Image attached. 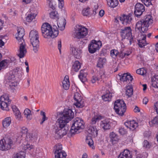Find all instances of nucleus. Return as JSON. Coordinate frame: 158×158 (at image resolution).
Wrapping results in <instances>:
<instances>
[{
  "label": "nucleus",
  "instance_id": "obj_1",
  "mask_svg": "<svg viewBox=\"0 0 158 158\" xmlns=\"http://www.w3.org/2000/svg\"><path fill=\"white\" fill-rule=\"evenodd\" d=\"M41 31L43 36L45 38H54L57 37L59 32L56 26L53 27L48 23H44L41 27Z\"/></svg>",
  "mask_w": 158,
  "mask_h": 158
},
{
  "label": "nucleus",
  "instance_id": "obj_2",
  "mask_svg": "<svg viewBox=\"0 0 158 158\" xmlns=\"http://www.w3.org/2000/svg\"><path fill=\"white\" fill-rule=\"evenodd\" d=\"M153 22L151 15H146L144 19L140 20L137 23L135 27V31L141 33L145 32L147 31L148 27Z\"/></svg>",
  "mask_w": 158,
  "mask_h": 158
},
{
  "label": "nucleus",
  "instance_id": "obj_3",
  "mask_svg": "<svg viewBox=\"0 0 158 158\" xmlns=\"http://www.w3.org/2000/svg\"><path fill=\"white\" fill-rule=\"evenodd\" d=\"M66 124L57 120L55 128V137L56 139H61L67 134L68 128L66 126Z\"/></svg>",
  "mask_w": 158,
  "mask_h": 158
},
{
  "label": "nucleus",
  "instance_id": "obj_4",
  "mask_svg": "<svg viewBox=\"0 0 158 158\" xmlns=\"http://www.w3.org/2000/svg\"><path fill=\"white\" fill-rule=\"evenodd\" d=\"M73 117L74 113L71 109L65 108L62 112L60 114L57 120L67 124Z\"/></svg>",
  "mask_w": 158,
  "mask_h": 158
},
{
  "label": "nucleus",
  "instance_id": "obj_5",
  "mask_svg": "<svg viewBox=\"0 0 158 158\" xmlns=\"http://www.w3.org/2000/svg\"><path fill=\"white\" fill-rule=\"evenodd\" d=\"M29 37L33 47V50L34 52L37 53L40 47L39 35L38 32L35 30H31L29 34Z\"/></svg>",
  "mask_w": 158,
  "mask_h": 158
},
{
  "label": "nucleus",
  "instance_id": "obj_6",
  "mask_svg": "<svg viewBox=\"0 0 158 158\" xmlns=\"http://www.w3.org/2000/svg\"><path fill=\"white\" fill-rule=\"evenodd\" d=\"M85 127V123L83 120L78 117L76 118L73 120V123L71 126L70 132L72 135L77 133L78 131L82 130Z\"/></svg>",
  "mask_w": 158,
  "mask_h": 158
},
{
  "label": "nucleus",
  "instance_id": "obj_7",
  "mask_svg": "<svg viewBox=\"0 0 158 158\" xmlns=\"http://www.w3.org/2000/svg\"><path fill=\"white\" fill-rule=\"evenodd\" d=\"M114 109L115 112L120 115L124 114L126 109V106L123 100H118L114 103Z\"/></svg>",
  "mask_w": 158,
  "mask_h": 158
},
{
  "label": "nucleus",
  "instance_id": "obj_8",
  "mask_svg": "<svg viewBox=\"0 0 158 158\" xmlns=\"http://www.w3.org/2000/svg\"><path fill=\"white\" fill-rule=\"evenodd\" d=\"M120 35L123 39H127L129 40L130 44L133 42L131 29L130 27H125L121 30Z\"/></svg>",
  "mask_w": 158,
  "mask_h": 158
},
{
  "label": "nucleus",
  "instance_id": "obj_9",
  "mask_svg": "<svg viewBox=\"0 0 158 158\" xmlns=\"http://www.w3.org/2000/svg\"><path fill=\"white\" fill-rule=\"evenodd\" d=\"M76 32L73 34V37L78 39H80L85 37L88 34V29L86 28L81 25L77 26Z\"/></svg>",
  "mask_w": 158,
  "mask_h": 158
},
{
  "label": "nucleus",
  "instance_id": "obj_10",
  "mask_svg": "<svg viewBox=\"0 0 158 158\" xmlns=\"http://www.w3.org/2000/svg\"><path fill=\"white\" fill-rule=\"evenodd\" d=\"M102 46V44L101 41L93 40L88 45L89 51L91 53H94L98 50Z\"/></svg>",
  "mask_w": 158,
  "mask_h": 158
},
{
  "label": "nucleus",
  "instance_id": "obj_11",
  "mask_svg": "<svg viewBox=\"0 0 158 158\" xmlns=\"http://www.w3.org/2000/svg\"><path fill=\"white\" fill-rule=\"evenodd\" d=\"M13 142L8 138H4L0 140V149L2 151L8 150L11 148Z\"/></svg>",
  "mask_w": 158,
  "mask_h": 158
},
{
  "label": "nucleus",
  "instance_id": "obj_12",
  "mask_svg": "<svg viewBox=\"0 0 158 158\" xmlns=\"http://www.w3.org/2000/svg\"><path fill=\"white\" fill-rule=\"evenodd\" d=\"M9 97L7 95H3L0 97V108L3 110H9L8 104H10L9 101Z\"/></svg>",
  "mask_w": 158,
  "mask_h": 158
},
{
  "label": "nucleus",
  "instance_id": "obj_13",
  "mask_svg": "<svg viewBox=\"0 0 158 158\" xmlns=\"http://www.w3.org/2000/svg\"><path fill=\"white\" fill-rule=\"evenodd\" d=\"M55 149L54 153L55 158H65L66 156V153L62 150V146L61 144H57L54 148Z\"/></svg>",
  "mask_w": 158,
  "mask_h": 158
},
{
  "label": "nucleus",
  "instance_id": "obj_14",
  "mask_svg": "<svg viewBox=\"0 0 158 158\" xmlns=\"http://www.w3.org/2000/svg\"><path fill=\"white\" fill-rule=\"evenodd\" d=\"M73 98L76 102L74 104L77 107L81 108L84 106V101L82 100V98L79 93H75L73 96Z\"/></svg>",
  "mask_w": 158,
  "mask_h": 158
},
{
  "label": "nucleus",
  "instance_id": "obj_15",
  "mask_svg": "<svg viewBox=\"0 0 158 158\" xmlns=\"http://www.w3.org/2000/svg\"><path fill=\"white\" fill-rule=\"evenodd\" d=\"M19 53L17 54L18 56L20 58L23 57L27 51L26 48V44L24 42V40L20 41H19Z\"/></svg>",
  "mask_w": 158,
  "mask_h": 158
},
{
  "label": "nucleus",
  "instance_id": "obj_16",
  "mask_svg": "<svg viewBox=\"0 0 158 158\" xmlns=\"http://www.w3.org/2000/svg\"><path fill=\"white\" fill-rule=\"evenodd\" d=\"M19 53L17 54L18 56L20 58L23 57L27 51L26 48V44L24 42V40L20 41H19Z\"/></svg>",
  "mask_w": 158,
  "mask_h": 158
},
{
  "label": "nucleus",
  "instance_id": "obj_17",
  "mask_svg": "<svg viewBox=\"0 0 158 158\" xmlns=\"http://www.w3.org/2000/svg\"><path fill=\"white\" fill-rule=\"evenodd\" d=\"M145 7L140 3H137L135 6L134 14L136 17H139L142 15L145 10Z\"/></svg>",
  "mask_w": 158,
  "mask_h": 158
},
{
  "label": "nucleus",
  "instance_id": "obj_18",
  "mask_svg": "<svg viewBox=\"0 0 158 158\" xmlns=\"http://www.w3.org/2000/svg\"><path fill=\"white\" fill-rule=\"evenodd\" d=\"M17 33L15 35V37L16 39L20 41L24 40L23 37L24 35V31L23 28L22 27H19L18 28Z\"/></svg>",
  "mask_w": 158,
  "mask_h": 158
},
{
  "label": "nucleus",
  "instance_id": "obj_19",
  "mask_svg": "<svg viewBox=\"0 0 158 158\" xmlns=\"http://www.w3.org/2000/svg\"><path fill=\"white\" fill-rule=\"evenodd\" d=\"M120 80L123 82H131L133 78L130 75V73H124L121 76H120Z\"/></svg>",
  "mask_w": 158,
  "mask_h": 158
},
{
  "label": "nucleus",
  "instance_id": "obj_20",
  "mask_svg": "<svg viewBox=\"0 0 158 158\" xmlns=\"http://www.w3.org/2000/svg\"><path fill=\"white\" fill-rule=\"evenodd\" d=\"M119 20L124 24L129 23L132 20V18L130 15H126L123 14L121 15L119 18Z\"/></svg>",
  "mask_w": 158,
  "mask_h": 158
},
{
  "label": "nucleus",
  "instance_id": "obj_21",
  "mask_svg": "<svg viewBox=\"0 0 158 158\" xmlns=\"http://www.w3.org/2000/svg\"><path fill=\"white\" fill-rule=\"evenodd\" d=\"M105 77L104 73L103 71H101L97 75L93 76L91 81L93 83H95L97 81L100 79H104Z\"/></svg>",
  "mask_w": 158,
  "mask_h": 158
},
{
  "label": "nucleus",
  "instance_id": "obj_22",
  "mask_svg": "<svg viewBox=\"0 0 158 158\" xmlns=\"http://www.w3.org/2000/svg\"><path fill=\"white\" fill-rule=\"evenodd\" d=\"M98 130L96 127L94 126L90 125L88 130V132L93 137H95L97 136L98 134Z\"/></svg>",
  "mask_w": 158,
  "mask_h": 158
},
{
  "label": "nucleus",
  "instance_id": "obj_23",
  "mask_svg": "<svg viewBox=\"0 0 158 158\" xmlns=\"http://www.w3.org/2000/svg\"><path fill=\"white\" fill-rule=\"evenodd\" d=\"M111 124L110 120L106 119L101 121V126L104 130H106L110 128Z\"/></svg>",
  "mask_w": 158,
  "mask_h": 158
},
{
  "label": "nucleus",
  "instance_id": "obj_24",
  "mask_svg": "<svg viewBox=\"0 0 158 158\" xmlns=\"http://www.w3.org/2000/svg\"><path fill=\"white\" fill-rule=\"evenodd\" d=\"M118 158H132V155L128 150H124L118 155Z\"/></svg>",
  "mask_w": 158,
  "mask_h": 158
},
{
  "label": "nucleus",
  "instance_id": "obj_25",
  "mask_svg": "<svg viewBox=\"0 0 158 158\" xmlns=\"http://www.w3.org/2000/svg\"><path fill=\"white\" fill-rule=\"evenodd\" d=\"M70 50L72 54L75 58L79 59L80 57L81 52L80 50H78L76 48L73 46L71 47Z\"/></svg>",
  "mask_w": 158,
  "mask_h": 158
},
{
  "label": "nucleus",
  "instance_id": "obj_26",
  "mask_svg": "<svg viewBox=\"0 0 158 158\" xmlns=\"http://www.w3.org/2000/svg\"><path fill=\"white\" fill-rule=\"evenodd\" d=\"M65 24L66 20L64 18L60 19L57 21V25L60 30L62 31L64 29Z\"/></svg>",
  "mask_w": 158,
  "mask_h": 158
},
{
  "label": "nucleus",
  "instance_id": "obj_27",
  "mask_svg": "<svg viewBox=\"0 0 158 158\" xmlns=\"http://www.w3.org/2000/svg\"><path fill=\"white\" fill-rule=\"evenodd\" d=\"M87 74L85 70H81L79 75H78V77L81 81L82 82H84L87 81L86 78Z\"/></svg>",
  "mask_w": 158,
  "mask_h": 158
},
{
  "label": "nucleus",
  "instance_id": "obj_28",
  "mask_svg": "<svg viewBox=\"0 0 158 158\" xmlns=\"http://www.w3.org/2000/svg\"><path fill=\"white\" fill-rule=\"evenodd\" d=\"M62 84L63 88L64 89L68 90L69 89L70 84L68 76H65L63 81Z\"/></svg>",
  "mask_w": 158,
  "mask_h": 158
},
{
  "label": "nucleus",
  "instance_id": "obj_29",
  "mask_svg": "<svg viewBox=\"0 0 158 158\" xmlns=\"http://www.w3.org/2000/svg\"><path fill=\"white\" fill-rule=\"evenodd\" d=\"M12 107L13 110L15 113L16 118L19 120L21 118V115L20 111L15 106H13Z\"/></svg>",
  "mask_w": 158,
  "mask_h": 158
},
{
  "label": "nucleus",
  "instance_id": "obj_30",
  "mask_svg": "<svg viewBox=\"0 0 158 158\" xmlns=\"http://www.w3.org/2000/svg\"><path fill=\"white\" fill-rule=\"evenodd\" d=\"M22 71L23 69L21 67H16L10 72L13 73L15 76L16 75L19 77H20L23 73Z\"/></svg>",
  "mask_w": 158,
  "mask_h": 158
},
{
  "label": "nucleus",
  "instance_id": "obj_31",
  "mask_svg": "<svg viewBox=\"0 0 158 158\" xmlns=\"http://www.w3.org/2000/svg\"><path fill=\"white\" fill-rule=\"evenodd\" d=\"M15 79V76L14 74L10 72L7 73L6 77V83H10L12 81H14Z\"/></svg>",
  "mask_w": 158,
  "mask_h": 158
},
{
  "label": "nucleus",
  "instance_id": "obj_32",
  "mask_svg": "<svg viewBox=\"0 0 158 158\" xmlns=\"http://www.w3.org/2000/svg\"><path fill=\"white\" fill-rule=\"evenodd\" d=\"M141 40H139L138 41V44L139 47L143 48L147 45V43L146 40V35H143Z\"/></svg>",
  "mask_w": 158,
  "mask_h": 158
},
{
  "label": "nucleus",
  "instance_id": "obj_33",
  "mask_svg": "<svg viewBox=\"0 0 158 158\" xmlns=\"http://www.w3.org/2000/svg\"><path fill=\"white\" fill-rule=\"evenodd\" d=\"M11 118L10 117L5 118L2 121V123L4 127H8L11 123Z\"/></svg>",
  "mask_w": 158,
  "mask_h": 158
},
{
  "label": "nucleus",
  "instance_id": "obj_34",
  "mask_svg": "<svg viewBox=\"0 0 158 158\" xmlns=\"http://www.w3.org/2000/svg\"><path fill=\"white\" fill-rule=\"evenodd\" d=\"M81 67V64L78 61H74L73 64L72 69L75 72H77Z\"/></svg>",
  "mask_w": 158,
  "mask_h": 158
},
{
  "label": "nucleus",
  "instance_id": "obj_35",
  "mask_svg": "<svg viewBox=\"0 0 158 158\" xmlns=\"http://www.w3.org/2000/svg\"><path fill=\"white\" fill-rule=\"evenodd\" d=\"M108 5L112 8H114L118 4V0H107Z\"/></svg>",
  "mask_w": 158,
  "mask_h": 158
},
{
  "label": "nucleus",
  "instance_id": "obj_36",
  "mask_svg": "<svg viewBox=\"0 0 158 158\" xmlns=\"http://www.w3.org/2000/svg\"><path fill=\"white\" fill-rule=\"evenodd\" d=\"M126 94L128 97H131L133 94V87L131 85H129L127 87Z\"/></svg>",
  "mask_w": 158,
  "mask_h": 158
},
{
  "label": "nucleus",
  "instance_id": "obj_37",
  "mask_svg": "<svg viewBox=\"0 0 158 158\" xmlns=\"http://www.w3.org/2000/svg\"><path fill=\"white\" fill-rule=\"evenodd\" d=\"M24 114L25 117L28 120H31L32 118V114L31 110L28 108L26 109L24 112Z\"/></svg>",
  "mask_w": 158,
  "mask_h": 158
},
{
  "label": "nucleus",
  "instance_id": "obj_38",
  "mask_svg": "<svg viewBox=\"0 0 158 158\" xmlns=\"http://www.w3.org/2000/svg\"><path fill=\"white\" fill-rule=\"evenodd\" d=\"M85 142L92 149H94L95 147L94 144V141L90 137H87L86 139Z\"/></svg>",
  "mask_w": 158,
  "mask_h": 158
},
{
  "label": "nucleus",
  "instance_id": "obj_39",
  "mask_svg": "<svg viewBox=\"0 0 158 158\" xmlns=\"http://www.w3.org/2000/svg\"><path fill=\"white\" fill-rule=\"evenodd\" d=\"M101 119L102 117L100 115H97L95 116L91 119L90 125L93 126L97 122H98Z\"/></svg>",
  "mask_w": 158,
  "mask_h": 158
},
{
  "label": "nucleus",
  "instance_id": "obj_40",
  "mask_svg": "<svg viewBox=\"0 0 158 158\" xmlns=\"http://www.w3.org/2000/svg\"><path fill=\"white\" fill-rule=\"evenodd\" d=\"M152 85L155 88H158V75L155 76L152 78Z\"/></svg>",
  "mask_w": 158,
  "mask_h": 158
},
{
  "label": "nucleus",
  "instance_id": "obj_41",
  "mask_svg": "<svg viewBox=\"0 0 158 158\" xmlns=\"http://www.w3.org/2000/svg\"><path fill=\"white\" fill-rule=\"evenodd\" d=\"M106 62V59L104 58H99L97 64V66L100 68H102Z\"/></svg>",
  "mask_w": 158,
  "mask_h": 158
},
{
  "label": "nucleus",
  "instance_id": "obj_42",
  "mask_svg": "<svg viewBox=\"0 0 158 158\" xmlns=\"http://www.w3.org/2000/svg\"><path fill=\"white\" fill-rule=\"evenodd\" d=\"M112 97V93H109L102 96V98L105 101H110L111 100Z\"/></svg>",
  "mask_w": 158,
  "mask_h": 158
},
{
  "label": "nucleus",
  "instance_id": "obj_43",
  "mask_svg": "<svg viewBox=\"0 0 158 158\" xmlns=\"http://www.w3.org/2000/svg\"><path fill=\"white\" fill-rule=\"evenodd\" d=\"M37 14L35 13H31L28 14L26 17V20L28 22H31L35 19Z\"/></svg>",
  "mask_w": 158,
  "mask_h": 158
},
{
  "label": "nucleus",
  "instance_id": "obj_44",
  "mask_svg": "<svg viewBox=\"0 0 158 158\" xmlns=\"http://www.w3.org/2000/svg\"><path fill=\"white\" fill-rule=\"evenodd\" d=\"M138 126V123L135 122L134 120L130 121V129L132 130H134Z\"/></svg>",
  "mask_w": 158,
  "mask_h": 158
},
{
  "label": "nucleus",
  "instance_id": "obj_45",
  "mask_svg": "<svg viewBox=\"0 0 158 158\" xmlns=\"http://www.w3.org/2000/svg\"><path fill=\"white\" fill-rule=\"evenodd\" d=\"M146 73V70L143 68L138 69L136 71V73L137 74L142 75L145 74Z\"/></svg>",
  "mask_w": 158,
  "mask_h": 158
},
{
  "label": "nucleus",
  "instance_id": "obj_46",
  "mask_svg": "<svg viewBox=\"0 0 158 158\" xmlns=\"http://www.w3.org/2000/svg\"><path fill=\"white\" fill-rule=\"evenodd\" d=\"M50 17L54 19H58L59 15L57 11H54L51 12L50 14Z\"/></svg>",
  "mask_w": 158,
  "mask_h": 158
},
{
  "label": "nucleus",
  "instance_id": "obj_47",
  "mask_svg": "<svg viewBox=\"0 0 158 158\" xmlns=\"http://www.w3.org/2000/svg\"><path fill=\"white\" fill-rule=\"evenodd\" d=\"M110 138L113 142L116 141L118 140V136L113 132H112L110 134Z\"/></svg>",
  "mask_w": 158,
  "mask_h": 158
},
{
  "label": "nucleus",
  "instance_id": "obj_48",
  "mask_svg": "<svg viewBox=\"0 0 158 158\" xmlns=\"http://www.w3.org/2000/svg\"><path fill=\"white\" fill-rule=\"evenodd\" d=\"M119 52L115 49L112 50L110 51V55L113 58H115L118 55Z\"/></svg>",
  "mask_w": 158,
  "mask_h": 158
},
{
  "label": "nucleus",
  "instance_id": "obj_49",
  "mask_svg": "<svg viewBox=\"0 0 158 158\" xmlns=\"http://www.w3.org/2000/svg\"><path fill=\"white\" fill-rule=\"evenodd\" d=\"M89 8L88 7L83 9L82 11V13L84 16H87L89 15H91L89 11Z\"/></svg>",
  "mask_w": 158,
  "mask_h": 158
},
{
  "label": "nucleus",
  "instance_id": "obj_50",
  "mask_svg": "<svg viewBox=\"0 0 158 158\" xmlns=\"http://www.w3.org/2000/svg\"><path fill=\"white\" fill-rule=\"evenodd\" d=\"M40 115L43 116L41 121L40 123V124H42L45 121L47 120L48 118L47 117H46L45 113L44 112L41 111L40 112Z\"/></svg>",
  "mask_w": 158,
  "mask_h": 158
},
{
  "label": "nucleus",
  "instance_id": "obj_51",
  "mask_svg": "<svg viewBox=\"0 0 158 158\" xmlns=\"http://www.w3.org/2000/svg\"><path fill=\"white\" fill-rule=\"evenodd\" d=\"M149 123L151 126H152L153 124H158V115L155 117Z\"/></svg>",
  "mask_w": 158,
  "mask_h": 158
},
{
  "label": "nucleus",
  "instance_id": "obj_52",
  "mask_svg": "<svg viewBox=\"0 0 158 158\" xmlns=\"http://www.w3.org/2000/svg\"><path fill=\"white\" fill-rule=\"evenodd\" d=\"M25 156V153L24 152L21 151L20 152L17 153L15 156V157L16 158H24Z\"/></svg>",
  "mask_w": 158,
  "mask_h": 158
},
{
  "label": "nucleus",
  "instance_id": "obj_53",
  "mask_svg": "<svg viewBox=\"0 0 158 158\" xmlns=\"http://www.w3.org/2000/svg\"><path fill=\"white\" fill-rule=\"evenodd\" d=\"M141 1L146 6H148L152 5V2L153 1L152 0H141Z\"/></svg>",
  "mask_w": 158,
  "mask_h": 158
},
{
  "label": "nucleus",
  "instance_id": "obj_54",
  "mask_svg": "<svg viewBox=\"0 0 158 158\" xmlns=\"http://www.w3.org/2000/svg\"><path fill=\"white\" fill-rule=\"evenodd\" d=\"M7 62L5 60H3L0 62V70L4 68L7 66Z\"/></svg>",
  "mask_w": 158,
  "mask_h": 158
},
{
  "label": "nucleus",
  "instance_id": "obj_55",
  "mask_svg": "<svg viewBox=\"0 0 158 158\" xmlns=\"http://www.w3.org/2000/svg\"><path fill=\"white\" fill-rule=\"evenodd\" d=\"M149 142L146 140H145L143 142V147L147 148H149L150 146Z\"/></svg>",
  "mask_w": 158,
  "mask_h": 158
},
{
  "label": "nucleus",
  "instance_id": "obj_56",
  "mask_svg": "<svg viewBox=\"0 0 158 158\" xmlns=\"http://www.w3.org/2000/svg\"><path fill=\"white\" fill-rule=\"evenodd\" d=\"M119 132L122 135H124L127 132L126 130L124 127H122L119 128Z\"/></svg>",
  "mask_w": 158,
  "mask_h": 158
},
{
  "label": "nucleus",
  "instance_id": "obj_57",
  "mask_svg": "<svg viewBox=\"0 0 158 158\" xmlns=\"http://www.w3.org/2000/svg\"><path fill=\"white\" fill-rule=\"evenodd\" d=\"M58 48L59 50L60 53L61 52V40H58L57 42Z\"/></svg>",
  "mask_w": 158,
  "mask_h": 158
},
{
  "label": "nucleus",
  "instance_id": "obj_58",
  "mask_svg": "<svg viewBox=\"0 0 158 158\" xmlns=\"http://www.w3.org/2000/svg\"><path fill=\"white\" fill-rule=\"evenodd\" d=\"M98 6L97 5H96L94 6V9L93 10V13L92 14H91V15H95L96 14V10L98 8Z\"/></svg>",
  "mask_w": 158,
  "mask_h": 158
},
{
  "label": "nucleus",
  "instance_id": "obj_59",
  "mask_svg": "<svg viewBox=\"0 0 158 158\" xmlns=\"http://www.w3.org/2000/svg\"><path fill=\"white\" fill-rule=\"evenodd\" d=\"M8 83L10 86L11 87L12 86L15 87V86H16L17 85V82L15 81H12L11 82H10Z\"/></svg>",
  "mask_w": 158,
  "mask_h": 158
},
{
  "label": "nucleus",
  "instance_id": "obj_60",
  "mask_svg": "<svg viewBox=\"0 0 158 158\" xmlns=\"http://www.w3.org/2000/svg\"><path fill=\"white\" fill-rule=\"evenodd\" d=\"M27 131L28 130L26 127H23L21 128V132L23 134H27Z\"/></svg>",
  "mask_w": 158,
  "mask_h": 158
},
{
  "label": "nucleus",
  "instance_id": "obj_61",
  "mask_svg": "<svg viewBox=\"0 0 158 158\" xmlns=\"http://www.w3.org/2000/svg\"><path fill=\"white\" fill-rule=\"evenodd\" d=\"M23 148L24 150H30L32 148V147H31L30 145L29 144L25 145L24 146Z\"/></svg>",
  "mask_w": 158,
  "mask_h": 158
},
{
  "label": "nucleus",
  "instance_id": "obj_62",
  "mask_svg": "<svg viewBox=\"0 0 158 158\" xmlns=\"http://www.w3.org/2000/svg\"><path fill=\"white\" fill-rule=\"evenodd\" d=\"M125 52H123L122 51H121L118 54V56L121 58H123L124 57H125Z\"/></svg>",
  "mask_w": 158,
  "mask_h": 158
},
{
  "label": "nucleus",
  "instance_id": "obj_63",
  "mask_svg": "<svg viewBox=\"0 0 158 158\" xmlns=\"http://www.w3.org/2000/svg\"><path fill=\"white\" fill-rule=\"evenodd\" d=\"M59 7L60 8H62L64 5L63 0H62L61 1H59Z\"/></svg>",
  "mask_w": 158,
  "mask_h": 158
},
{
  "label": "nucleus",
  "instance_id": "obj_64",
  "mask_svg": "<svg viewBox=\"0 0 158 158\" xmlns=\"http://www.w3.org/2000/svg\"><path fill=\"white\" fill-rule=\"evenodd\" d=\"M154 106L156 111L157 114H158V102H157L155 104Z\"/></svg>",
  "mask_w": 158,
  "mask_h": 158
}]
</instances>
